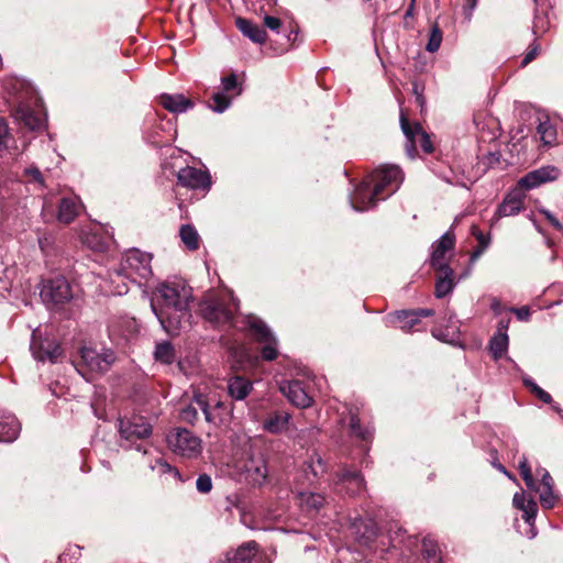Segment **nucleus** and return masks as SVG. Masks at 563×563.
<instances>
[{
  "label": "nucleus",
  "mask_w": 563,
  "mask_h": 563,
  "mask_svg": "<svg viewBox=\"0 0 563 563\" xmlns=\"http://www.w3.org/2000/svg\"><path fill=\"white\" fill-rule=\"evenodd\" d=\"M351 413V417H350V429H351V433L363 440V441H368L371 438H372V430L371 428L368 427H362L360 424V419L358 417L353 413V412H350Z\"/></svg>",
  "instance_id": "c9c22d12"
},
{
  "label": "nucleus",
  "mask_w": 563,
  "mask_h": 563,
  "mask_svg": "<svg viewBox=\"0 0 563 563\" xmlns=\"http://www.w3.org/2000/svg\"><path fill=\"white\" fill-rule=\"evenodd\" d=\"M472 234L478 242V246H482L483 249H487L490 243L489 235L484 234L476 225H472Z\"/></svg>",
  "instance_id": "8fccbe9b"
},
{
  "label": "nucleus",
  "mask_w": 563,
  "mask_h": 563,
  "mask_svg": "<svg viewBox=\"0 0 563 563\" xmlns=\"http://www.w3.org/2000/svg\"><path fill=\"white\" fill-rule=\"evenodd\" d=\"M308 467L316 477L325 472L324 461L318 454L311 456Z\"/></svg>",
  "instance_id": "37998d69"
},
{
  "label": "nucleus",
  "mask_w": 563,
  "mask_h": 563,
  "mask_svg": "<svg viewBox=\"0 0 563 563\" xmlns=\"http://www.w3.org/2000/svg\"><path fill=\"white\" fill-rule=\"evenodd\" d=\"M161 104L173 113H184L194 107V102L181 93H163L159 97Z\"/></svg>",
  "instance_id": "5701e85b"
},
{
  "label": "nucleus",
  "mask_w": 563,
  "mask_h": 563,
  "mask_svg": "<svg viewBox=\"0 0 563 563\" xmlns=\"http://www.w3.org/2000/svg\"><path fill=\"white\" fill-rule=\"evenodd\" d=\"M371 180L374 185V195H382L385 189L390 188L387 195L390 196L402 183L404 175L396 165H383L371 175Z\"/></svg>",
  "instance_id": "6e6552de"
},
{
  "label": "nucleus",
  "mask_w": 563,
  "mask_h": 563,
  "mask_svg": "<svg viewBox=\"0 0 563 563\" xmlns=\"http://www.w3.org/2000/svg\"><path fill=\"white\" fill-rule=\"evenodd\" d=\"M108 331L112 342L117 345H124L135 338L139 325L134 318L124 316L112 319Z\"/></svg>",
  "instance_id": "9d476101"
},
{
  "label": "nucleus",
  "mask_w": 563,
  "mask_h": 563,
  "mask_svg": "<svg viewBox=\"0 0 563 563\" xmlns=\"http://www.w3.org/2000/svg\"><path fill=\"white\" fill-rule=\"evenodd\" d=\"M153 428L151 423L141 416L119 419V433L123 440L133 446L135 441L144 440L151 437Z\"/></svg>",
  "instance_id": "1a4fd4ad"
},
{
  "label": "nucleus",
  "mask_w": 563,
  "mask_h": 563,
  "mask_svg": "<svg viewBox=\"0 0 563 563\" xmlns=\"http://www.w3.org/2000/svg\"><path fill=\"white\" fill-rule=\"evenodd\" d=\"M512 504L523 512V520L528 525H533L538 511L537 503L533 499L526 500L525 493L521 492L515 494Z\"/></svg>",
  "instance_id": "bb28decb"
},
{
  "label": "nucleus",
  "mask_w": 563,
  "mask_h": 563,
  "mask_svg": "<svg viewBox=\"0 0 563 563\" xmlns=\"http://www.w3.org/2000/svg\"><path fill=\"white\" fill-rule=\"evenodd\" d=\"M497 468L503 472L504 474H506L508 477H511L510 474L507 472V470L501 465H497Z\"/></svg>",
  "instance_id": "69168bd1"
},
{
  "label": "nucleus",
  "mask_w": 563,
  "mask_h": 563,
  "mask_svg": "<svg viewBox=\"0 0 563 563\" xmlns=\"http://www.w3.org/2000/svg\"><path fill=\"white\" fill-rule=\"evenodd\" d=\"M20 422L16 418L7 411H0V441L12 442L20 432Z\"/></svg>",
  "instance_id": "aec40b11"
},
{
  "label": "nucleus",
  "mask_w": 563,
  "mask_h": 563,
  "mask_svg": "<svg viewBox=\"0 0 563 563\" xmlns=\"http://www.w3.org/2000/svg\"><path fill=\"white\" fill-rule=\"evenodd\" d=\"M466 1V5H465V14H466V18L468 20H471L472 18V13L473 11L475 10L476 5H477V2L478 0H465Z\"/></svg>",
  "instance_id": "13d9d810"
},
{
  "label": "nucleus",
  "mask_w": 563,
  "mask_h": 563,
  "mask_svg": "<svg viewBox=\"0 0 563 563\" xmlns=\"http://www.w3.org/2000/svg\"><path fill=\"white\" fill-rule=\"evenodd\" d=\"M550 21L545 14H536L532 31L536 35L545 33L549 30Z\"/></svg>",
  "instance_id": "79ce46f5"
},
{
  "label": "nucleus",
  "mask_w": 563,
  "mask_h": 563,
  "mask_svg": "<svg viewBox=\"0 0 563 563\" xmlns=\"http://www.w3.org/2000/svg\"><path fill=\"white\" fill-rule=\"evenodd\" d=\"M434 271L437 272L434 295L437 298H443L450 294L455 286L453 279L454 272L451 267H444Z\"/></svg>",
  "instance_id": "393cba45"
},
{
  "label": "nucleus",
  "mask_w": 563,
  "mask_h": 563,
  "mask_svg": "<svg viewBox=\"0 0 563 563\" xmlns=\"http://www.w3.org/2000/svg\"><path fill=\"white\" fill-rule=\"evenodd\" d=\"M192 298L191 287L183 279L166 280L157 286L151 307L169 335L190 327Z\"/></svg>",
  "instance_id": "f03ea898"
},
{
  "label": "nucleus",
  "mask_w": 563,
  "mask_h": 563,
  "mask_svg": "<svg viewBox=\"0 0 563 563\" xmlns=\"http://www.w3.org/2000/svg\"><path fill=\"white\" fill-rule=\"evenodd\" d=\"M537 474L541 476L540 503L545 509L553 508L559 499L553 492V478L545 468H538Z\"/></svg>",
  "instance_id": "6ab92c4d"
},
{
  "label": "nucleus",
  "mask_w": 563,
  "mask_h": 563,
  "mask_svg": "<svg viewBox=\"0 0 563 563\" xmlns=\"http://www.w3.org/2000/svg\"><path fill=\"white\" fill-rule=\"evenodd\" d=\"M423 87L419 82H412V91L417 97V102L422 106L424 103V99L422 96Z\"/></svg>",
  "instance_id": "4d7b16f0"
},
{
  "label": "nucleus",
  "mask_w": 563,
  "mask_h": 563,
  "mask_svg": "<svg viewBox=\"0 0 563 563\" xmlns=\"http://www.w3.org/2000/svg\"><path fill=\"white\" fill-rule=\"evenodd\" d=\"M541 213L545 217V219L551 223V225L558 231H563L562 223L549 211L542 210Z\"/></svg>",
  "instance_id": "6e6d98bb"
},
{
  "label": "nucleus",
  "mask_w": 563,
  "mask_h": 563,
  "mask_svg": "<svg viewBox=\"0 0 563 563\" xmlns=\"http://www.w3.org/2000/svg\"><path fill=\"white\" fill-rule=\"evenodd\" d=\"M442 43V32L438 25L432 26L426 49L429 53H435Z\"/></svg>",
  "instance_id": "ea45409f"
},
{
  "label": "nucleus",
  "mask_w": 563,
  "mask_h": 563,
  "mask_svg": "<svg viewBox=\"0 0 563 563\" xmlns=\"http://www.w3.org/2000/svg\"><path fill=\"white\" fill-rule=\"evenodd\" d=\"M198 409H200L208 422H214L216 420L209 409V405L202 395H198L194 399V404L184 407L180 411V419L188 423H194L198 418Z\"/></svg>",
  "instance_id": "a211bd4d"
},
{
  "label": "nucleus",
  "mask_w": 563,
  "mask_h": 563,
  "mask_svg": "<svg viewBox=\"0 0 563 563\" xmlns=\"http://www.w3.org/2000/svg\"><path fill=\"white\" fill-rule=\"evenodd\" d=\"M238 305L228 295L208 294L199 303L202 318L217 325H231L239 330H249L255 341L263 344L261 356L265 361H274L278 355L277 339L263 320L255 316H246L241 321H234Z\"/></svg>",
  "instance_id": "f257e3e1"
},
{
  "label": "nucleus",
  "mask_w": 563,
  "mask_h": 563,
  "mask_svg": "<svg viewBox=\"0 0 563 563\" xmlns=\"http://www.w3.org/2000/svg\"><path fill=\"white\" fill-rule=\"evenodd\" d=\"M196 488L201 494H208L212 489V479L208 474H201L196 481Z\"/></svg>",
  "instance_id": "a18cd8bd"
},
{
  "label": "nucleus",
  "mask_w": 563,
  "mask_h": 563,
  "mask_svg": "<svg viewBox=\"0 0 563 563\" xmlns=\"http://www.w3.org/2000/svg\"><path fill=\"white\" fill-rule=\"evenodd\" d=\"M373 181L369 178L356 186L355 190L350 196V202L354 210L365 211L376 205L379 195H374V188L371 189Z\"/></svg>",
  "instance_id": "4468645a"
},
{
  "label": "nucleus",
  "mask_w": 563,
  "mask_h": 563,
  "mask_svg": "<svg viewBox=\"0 0 563 563\" xmlns=\"http://www.w3.org/2000/svg\"><path fill=\"white\" fill-rule=\"evenodd\" d=\"M30 350L35 360L44 362H56L63 350L58 343L48 338L41 339L37 331H33Z\"/></svg>",
  "instance_id": "f8f14e48"
},
{
  "label": "nucleus",
  "mask_w": 563,
  "mask_h": 563,
  "mask_svg": "<svg viewBox=\"0 0 563 563\" xmlns=\"http://www.w3.org/2000/svg\"><path fill=\"white\" fill-rule=\"evenodd\" d=\"M178 183L190 189L208 190L210 188V177L201 169L187 166L181 168L177 175Z\"/></svg>",
  "instance_id": "dca6fc26"
},
{
  "label": "nucleus",
  "mask_w": 563,
  "mask_h": 563,
  "mask_svg": "<svg viewBox=\"0 0 563 563\" xmlns=\"http://www.w3.org/2000/svg\"><path fill=\"white\" fill-rule=\"evenodd\" d=\"M523 199L519 194H509L498 206L496 216L498 218L511 217L520 212Z\"/></svg>",
  "instance_id": "cd10ccee"
},
{
  "label": "nucleus",
  "mask_w": 563,
  "mask_h": 563,
  "mask_svg": "<svg viewBox=\"0 0 563 563\" xmlns=\"http://www.w3.org/2000/svg\"><path fill=\"white\" fill-rule=\"evenodd\" d=\"M218 563H271L268 555L260 550L256 542L250 541L236 551L227 553L224 561Z\"/></svg>",
  "instance_id": "9b49d317"
},
{
  "label": "nucleus",
  "mask_w": 563,
  "mask_h": 563,
  "mask_svg": "<svg viewBox=\"0 0 563 563\" xmlns=\"http://www.w3.org/2000/svg\"><path fill=\"white\" fill-rule=\"evenodd\" d=\"M135 450L143 451L144 454L146 453V450H144L141 444L135 445Z\"/></svg>",
  "instance_id": "774afa93"
},
{
  "label": "nucleus",
  "mask_w": 563,
  "mask_h": 563,
  "mask_svg": "<svg viewBox=\"0 0 563 563\" xmlns=\"http://www.w3.org/2000/svg\"><path fill=\"white\" fill-rule=\"evenodd\" d=\"M79 353L80 361L77 366L82 375H86L85 371L90 374H103L115 361V355L111 350L98 352L91 347H82Z\"/></svg>",
  "instance_id": "39448f33"
},
{
  "label": "nucleus",
  "mask_w": 563,
  "mask_h": 563,
  "mask_svg": "<svg viewBox=\"0 0 563 563\" xmlns=\"http://www.w3.org/2000/svg\"><path fill=\"white\" fill-rule=\"evenodd\" d=\"M413 313H416V317L418 318V322L420 323L421 317H431L434 314V311L432 309H416L412 310Z\"/></svg>",
  "instance_id": "bf43d9fd"
},
{
  "label": "nucleus",
  "mask_w": 563,
  "mask_h": 563,
  "mask_svg": "<svg viewBox=\"0 0 563 563\" xmlns=\"http://www.w3.org/2000/svg\"><path fill=\"white\" fill-rule=\"evenodd\" d=\"M291 416L283 410L269 413L263 422V429L272 434H280L289 427Z\"/></svg>",
  "instance_id": "412c9836"
},
{
  "label": "nucleus",
  "mask_w": 563,
  "mask_h": 563,
  "mask_svg": "<svg viewBox=\"0 0 563 563\" xmlns=\"http://www.w3.org/2000/svg\"><path fill=\"white\" fill-rule=\"evenodd\" d=\"M21 119L23 120L24 124L31 130H37L42 126V120L38 117H36L32 111H23Z\"/></svg>",
  "instance_id": "c03bdc74"
},
{
  "label": "nucleus",
  "mask_w": 563,
  "mask_h": 563,
  "mask_svg": "<svg viewBox=\"0 0 563 563\" xmlns=\"http://www.w3.org/2000/svg\"><path fill=\"white\" fill-rule=\"evenodd\" d=\"M297 33L295 31H290L289 34H287V42L290 43L291 41H295Z\"/></svg>",
  "instance_id": "0e129e2a"
},
{
  "label": "nucleus",
  "mask_w": 563,
  "mask_h": 563,
  "mask_svg": "<svg viewBox=\"0 0 563 563\" xmlns=\"http://www.w3.org/2000/svg\"><path fill=\"white\" fill-rule=\"evenodd\" d=\"M40 296L46 305L57 307L70 301L73 290L64 276H56L43 282Z\"/></svg>",
  "instance_id": "0eeeda50"
},
{
  "label": "nucleus",
  "mask_w": 563,
  "mask_h": 563,
  "mask_svg": "<svg viewBox=\"0 0 563 563\" xmlns=\"http://www.w3.org/2000/svg\"><path fill=\"white\" fill-rule=\"evenodd\" d=\"M422 555L427 563H442L438 544L429 538L422 541Z\"/></svg>",
  "instance_id": "473e14b6"
},
{
  "label": "nucleus",
  "mask_w": 563,
  "mask_h": 563,
  "mask_svg": "<svg viewBox=\"0 0 563 563\" xmlns=\"http://www.w3.org/2000/svg\"><path fill=\"white\" fill-rule=\"evenodd\" d=\"M400 125L406 136V152L410 158H415L418 154V146L424 153L432 152V143L427 132H424L419 123L411 124L404 111L400 113Z\"/></svg>",
  "instance_id": "423d86ee"
},
{
  "label": "nucleus",
  "mask_w": 563,
  "mask_h": 563,
  "mask_svg": "<svg viewBox=\"0 0 563 563\" xmlns=\"http://www.w3.org/2000/svg\"><path fill=\"white\" fill-rule=\"evenodd\" d=\"M519 473L525 481L526 486L529 489L537 490V484L532 475L531 466L529 465L528 459L522 455L518 462Z\"/></svg>",
  "instance_id": "e433bc0d"
},
{
  "label": "nucleus",
  "mask_w": 563,
  "mask_h": 563,
  "mask_svg": "<svg viewBox=\"0 0 563 563\" xmlns=\"http://www.w3.org/2000/svg\"><path fill=\"white\" fill-rule=\"evenodd\" d=\"M506 330H507V324H506V323L500 322V323H499L498 331H500V332H506Z\"/></svg>",
  "instance_id": "338daca9"
},
{
  "label": "nucleus",
  "mask_w": 563,
  "mask_h": 563,
  "mask_svg": "<svg viewBox=\"0 0 563 563\" xmlns=\"http://www.w3.org/2000/svg\"><path fill=\"white\" fill-rule=\"evenodd\" d=\"M485 250L486 249H483L482 246L476 247L471 254V260L475 261L476 258H478L484 253Z\"/></svg>",
  "instance_id": "052dcab7"
},
{
  "label": "nucleus",
  "mask_w": 563,
  "mask_h": 563,
  "mask_svg": "<svg viewBox=\"0 0 563 563\" xmlns=\"http://www.w3.org/2000/svg\"><path fill=\"white\" fill-rule=\"evenodd\" d=\"M279 389L296 407L308 408L312 402L311 396L299 380L287 382L280 385Z\"/></svg>",
  "instance_id": "f3484780"
},
{
  "label": "nucleus",
  "mask_w": 563,
  "mask_h": 563,
  "mask_svg": "<svg viewBox=\"0 0 563 563\" xmlns=\"http://www.w3.org/2000/svg\"><path fill=\"white\" fill-rule=\"evenodd\" d=\"M168 448L184 457L194 459L202 451L201 440L190 430L177 428L172 430L166 438Z\"/></svg>",
  "instance_id": "20e7f679"
},
{
  "label": "nucleus",
  "mask_w": 563,
  "mask_h": 563,
  "mask_svg": "<svg viewBox=\"0 0 563 563\" xmlns=\"http://www.w3.org/2000/svg\"><path fill=\"white\" fill-rule=\"evenodd\" d=\"M455 245V235L452 231L445 232L439 240L432 244L430 256V266L433 269L450 267L445 254Z\"/></svg>",
  "instance_id": "ddd939ff"
},
{
  "label": "nucleus",
  "mask_w": 563,
  "mask_h": 563,
  "mask_svg": "<svg viewBox=\"0 0 563 563\" xmlns=\"http://www.w3.org/2000/svg\"><path fill=\"white\" fill-rule=\"evenodd\" d=\"M508 335L506 332L497 331L489 341V351L494 360H499L507 352L508 349Z\"/></svg>",
  "instance_id": "7c9ffc66"
},
{
  "label": "nucleus",
  "mask_w": 563,
  "mask_h": 563,
  "mask_svg": "<svg viewBox=\"0 0 563 563\" xmlns=\"http://www.w3.org/2000/svg\"><path fill=\"white\" fill-rule=\"evenodd\" d=\"M78 214V205L73 198H63L58 205V221L70 223Z\"/></svg>",
  "instance_id": "c85d7f7f"
},
{
  "label": "nucleus",
  "mask_w": 563,
  "mask_h": 563,
  "mask_svg": "<svg viewBox=\"0 0 563 563\" xmlns=\"http://www.w3.org/2000/svg\"><path fill=\"white\" fill-rule=\"evenodd\" d=\"M510 311L515 313L520 321H528L530 318V308L528 306L511 308Z\"/></svg>",
  "instance_id": "864d4df0"
},
{
  "label": "nucleus",
  "mask_w": 563,
  "mask_h": 563,
  "mask_svg": "<svg viewBox=\"0 0 563 563\" xmlns=\"http://www.w3.org/2000/svg\"><path fill=\"white\" fill-rule=\"evenodd\" d=\"M152 255L140 250L133 249L128 251L120 262L118 268L109 274L113 295L122 296L128 294V283L141 286L152 276L151 266Z\"/></svg>",
  "instance_id": "7ed1b4c3"
},
{
  "label": "nucleus",
  "mask_w": 563,
  "mask_h": 563,
  "mask_svg": "<svg viewBox=\"0 0 563 563\" xmlns=\"http://www.w3.org/2000/svg\"><path fill=\"white\" fill-rule=\"evenodd\" d=\"M150 467L152 471H157L159 474L174 473L177 476L179 475V472L162 457H157L154 463H150Z\"/></svg>",
  "instance_id": "a19ab883"
},
{
  "label": "nucleus",
  "mask_w": 563,
  "mask_h": 563,
  "mask_svg": "<svg viewBox=\"0 0 563 563\" xmlns=\"http://www.w3.org/2000/svg\"><path fill=\"white\" fill-rule=\"evenodd\" d=\"M252 389V382L243 376H232L228 380V393L234 400L245 399Z\"/></svg>",
  "instance_id": "a878e982"
},
{
  "label": "nucleus",
  "mask_w": 563,
  "mask_h": 563,
  "mask_svg": "<svg viewBox=\"0 0 563 563\" xmlns=\"http://www.w3.org/2000/svg\"><path fill=\"white\" fill-rule=\"evenodd\" d=\"M231 104V99L223 92H214L210 99L209 108L218 113L224 112Z\"/></svg>",
  "instance_id": "4c0bfd02"
},
{
  "label": "nucleus",
  "mask_w": 563,
  "mask_h": 563,
  "mask_svg": "<svg viewBox=\"0 0 563 563\" xmlns=\"http://www.w3.org/2000/svg\"><path fill=\"white\" fill-rule=\"evenodd\" d=\"M415 2H416V0H411L410 1L409 8L406 11V16H410L412 14V11H413V8H415Z\"/></svg>",
  "instance_id": "680f3d73"
},
{
  "label": "nucleus",
  "mask_w": 563,
  "mask_h": 563,
  "mask_svg": "<svg viewBox=\"0 0 563 563\" xmlns=\"http://www.w3.org/2000/svg\"><path fill=\"white\" fill-rule=\"evenodd\" d=\"M221 82L225 92L231 91L238 87L236 75L232 73L229 76L222 77Z\"/></svg>",
  "instance_id": "603ef678"
},
{
  "label": "nucleus",
  "mask_w": 563,
  "mask_h": 563,
  "mask_svg": "<svg viewBox=\"0 0 563 563\" xmlns=\"http://www.w3.org/2000/svg\"><path fill=\"white\" fill-rule=\"evenodd\" d=\"M560 172L554 166H543L534 169L518 180V186L526 190H531L538 186L555 180Z\"/></svg>",
  "instance_id": "2eb2a0df"
},
{
  "label": "nucleus",
  "mask_w": 563,
  "mask_h": 563,
  "mask_svg": "<svg viewBox=\"0 0 563 563\" xmlns=\"http://www.w3.org/2000/svg\"><path fill=\"white\" fill-rule=\"evenodd\" d=\"M393 322L396 323L402 331L410 332L417 330L419 324L418 318L412 310H401L395 312L393 316Z\"/></svg>",
  "instance_id": "c756f323"
},
{
  "label": "nucleus",
  "mask_w": 563,
  "mask_h": 563,
  "mask_svg": "<svg viewBox=\"0 0 563 563\" xmlns=\"http://www.w3.org/2000/svg\"><path fill=\"white\" fill-rule=\"evenodd\" d=\"M523 385L530 389V391L542 402L544 404H551L552 397L551 395L543 390L541 387H539L531 377H523L522 378Z\"/></svg>",
  "instance_id": "58836bf2"
},
{
  "label": "nucleus",
  "mask_w": 563,
  "mask_h": 563,
  "mask_svg": "<svg viewBox=\"0 0 563 563\" xmlns=\"http://www.w3.org/2000/svg\"><path fill=\"white\" fill-rule=\"evenodd\" d=\"M11 139L7 122L0 118V153L8 148Z\"/></svg>",
  "instance_id": "de8ad7c7"
},
{
  "label": "nucleus",
  "mask_w": 563,
  "mask_h": 563,
  "mask_svg": "<svg viewBox=\"0 0 563 563\" xmlns=\"http://www.w3.org/2000/svg\"><path fill=\"white\" fill-rule=\"evenodd\" d=\"M302 499L309 508L320 509L324 503V497L320 494L310 493L307 496L302 495Z\"/></svg>",
  "instance_id": "49530a36"
},
{
  "label": "nucleus",
  "mask_w": 563,
  "mask_h": 563,
  "mask_svg": "<svg viewBox=\"0 0 563 563\" xmlns=\"http://www.w3.org/2000/svg\"><path fill=\"white\" fill-rule=\"evenodd\" d=\"M25 176L29 177L31 181H35L41 186H44V177L41 170L36 166H30L24 170Z\"/></svg>",
  "instance_id": "09e8293b"
},
{
  "label": "nucleus",
  "mask_w": 563,
  "mask_h": 563,
  "mask_svg": "<svg viewBox=\"0 0 563 563\" xmlns=\"http://www.w3.org/2000/svg\"><path fill=\"white\" fill-rule=\"evenodd\" d=\"M537 132L545 145H551L556 140V130L549 120L540 122Z\"/></svg>",
  "instance_id": "f704fd0d"
},
{
  "label": "nucleus",
  "mask_w": 563,
  "mask_h": 563,
  "mask_svg": "<svg viewBox=\"0 0 563 563\" xmlns=\"http://www.w3.org/2000/svg\"><path fill=\"white\" fill-rule=\"evenodd\" d=\"M432 334H433V336H435V338H438V339H440V340H445L444 334H442L438 329H434V330L432 331Z\"/></svg>",
  "instance_id": "e2e57ef3"
},
{
  "label": "nucleus",
  "mask_w": 563,
  "mask_h": 563,
  "mask_svg": "<svg viewBox=\"0 0 563 563\" xmlns=\"http://www.w3.org/2000/svg\"><path fill=\"white\" fill-rule=\"evenodd\" d=\"M338 484L350 495H357L364 489V478L357 471L344 470L339 475Z\"/></svg>",
  "instance_id": "b1692460"
},
{
  "label": "nucleus",
  "mask_w": 563,
  "mask_h": 563,
  "mask_svg": "<svg viewBox=\"0 0 563 563\" xmlns=\"http://www.w3.org/2000/svg\"><path fill=\"white\" fill-rule=\"evenodd\" d=\"M179 235L188 250L195 251L199 247L200 236L192 225L183 224L179 230Z\"/></svg>",
  "instance_id": "2f4dec72"
},
{
  "label": "nucleus",
  "mask_w": 563,
  "mask_h": 563,
  "mask_svg": "<svg viewBox=\"0 0 563 563\" xmlns=\"http://www.w3.org/2000/svg\"><path fill=\"white\" fill-rule=\"evenodd\" d=\"M154 357L163 364H172L175 361L174 346L169 342H161L156 344Z\"/></svg>",
  "instance_id": "72a5a7b5"
},
{
  "label": "nucleus",
  "mask_w": 563,
  "mask_h": 563,
  "mask_svg": "<svg viewBox=\"0 0 563 563\" xmlns=\"http://www.w3.org/2000/svg\"><path fill=\"white\" fill-rule=\"evenodd\" d=\"M235 25L239 29V31L244 36L249 37L252 42L256 44H263L266 42V31L260 25L253 23L252 21L244 18H238L235 20Z\"/></svg>",
  "instance_id": "4be33fe9"
},
{
  "label": "nucleus",
  "mask_w": 563,
  "mask_h": 563,
  "mask_svg": "<svg viewBox=\"0 0 563 563\" xmlns=\"http://www.w3.org/2000/svg\"><path fill=\"white\" fill-rule=\"evenodd\" d=\"M539 53V46L533 45L525 55L523 59L521 60V67H526L528 64H530L538 55Z\"/></svg>",
  "instance_id": "5fc2aeb1"
},
{
  "label": "nucleus",
  "mask_w": 563,
  "mask_h": 563,
  "mask_svg": "<svg viewBox=\"0 0 563 563\" xmlns=\"http://www.w3.org/2000/svg\"><path fill=\"white\" fill-rule=\"evenodd\" d=\"M264 25L267 29H269L271 31H273L275 33H279L280 27H282V20L276 16L265 15L264 16Z\"/></svg>",
  "instance_id": "3c124183"
}]
</instances>
